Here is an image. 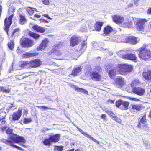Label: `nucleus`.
Here are the masks:
<instances>
[{"instance_id":"nucleus-60","label":"nucleus","mask_w":151,"mask_h":151,"mask_svg":"<svg viewBox=\"0 0 151 151\" xmlns=\"http://www.w3.org/2000/svg\"><path fill=\"white\" fill-rule=\"evenodd\" d=\"M28 114V111H27V109H24V111H23V114L24 115H27Z\"/></svg>"},{"instance_id":"nucleus-17","label":"nucleus","mask_w":151,"mask_h":151,"mask_svg":"<svg viewBox=\"0 0 151 151\" xmlns=\"http://www.w3.org/2000/svg\"><path fill=\"white\" fill-rule=\"evenodd\" d=\"M33 29L36 32L42 33L44 32L46 28L42 27L40 26L37 24L35 25L32 26Z\"/></svg>"},{"instance_id":"nucleus-49","label":"nucleus","mask_w":151,"mask_h":151,"mask_svg":"<svg viewBox=\"0 0 151 151\" xmlns=\"http://www.w3.org/2000/svg\"><path fill=\"white\" fill-rule=\"evenodd\" d=\"M43 3L46 5H48L49 4V0H43Z\"/></svg>"},{"instance_id":"nucleus-28","label":"nucleus","mask_w":151,"mask_h":151,"mask_svg":"<svg viewBox=\"0 0 151 151\" xmlns=\"http://www.w3.org/2000/svg\"><path fill=\"white\" fill-rule=\"evenodd\" d=\"M143 76L144 78L146 80H149L151 79V70L143 72Z\"/></svg>"},{"instance_id":"nucleus-12","label":"nucleus","mask_w":151,"mask_h":151,"mask_svg":"<svg viewBox=\"0 0 151 151\" xmlns=\"http://www.w3.org/2000/svg\"><path fill=\"white\" fill-rule=\"evenodd\" d=\"M132 91L135 94L140 96H142L145 92V90L142 88L135 87L133 88Z\"/></svg>"},{"instance_id":"nucleus-11","label":"nucleus","mask_w":151,"mask_h":151,"mask_svg":"<svg viewBox=\"0 0 151 151\" xmlns=\"http://www.w3.org/2000/svg\"><path fill=\"white\" fill-rule=\"evenodd\" d=\"M139 124L138 125V127L139 128H142L143 129H145V127H147V124L146 123V119L145 115H144L139 120Z\"/></svg>"},{"instance_id":"nucleus-61","label":"nucleus","mask_w":151,"mask_h":151,"mask_svg":"<svg viewBox=\"0 0 151 151\" xmlns=\"http://www.w3.org/2000/svg\"><path fill=\"white\" fill-rule=\"evenodd\" d=\"M130 99L132 100H133L134 101H139V99H137V98H130Z\"/></svg>"},{"instance_id":"nucleus-43","label":"nucleus","mask_w":151,"mask_h":151,"mask_svg":"<svg viewBox=\"0 0 151 151\" xmlns=\"http://www.w3.org/2000/svg\"><path fill=\"white\" fill-rule=\"evenodd\" d=\"M105 112L107 113L109 115L112 117L114 119V117H116V116H115V114H114L111 111H108V110L106 109L105 110Z\"/></svg>"},{"instance_id":"nucleus-50","label":"nucleus","mask_w":151,"mask_h":151,"mask_svg":"<svg viewBox=\"0 0 151 151\" xmlns=\"http://www.w3.org/2000/svg\"><path fill=\"white\" fill-rule=\"evenodd\" d=\"M95 69L96 70L99 72H100L101 71V68L99 66H96L95 68Z\"/></svg>"},{"instance_id":"nucleus-4","label":"nucleus","mask_w":151,"mask_h":151,"mask_svg":"<svg viewBox=\"0 0 151 151\" xmlns=\"http://www.w3.org/2000/svg\"><path fill=\"white\" fill-rule=\"evenodd\" d=\"M21 44L23 47H29L33 45L32 40L28 38H22L20 40Z\"/></svg>"},{"instance_id":"nucleus-53","label":"nucleus","mask_w":151,"mask_h":151,"mask_svg":"<svg viewBox=\"0 0 151 151\" xmlns=\"http://www.w3.org/2000/svg\"><path fill=\"white\" fill-rule=\"evenodd\" d=\"M17 52L19 54H20L22 53V51L20 50L19 48V47H18L17 50Z\"/></svg>"},{"instance_id":"nucleus-24","label":"nucleus","mask_w":151,"mask_h":151,"mask_svg":"<svg viewBox=\"0 0 151 151\" xmlns=\"http://www.w3.org/2000/svg\"><path fill=\"white\" fill-rule=\"evenodd\" d=\"M112 27L110 25H107L106 27L104 29V34L106 35H108L110 34L112 31Z\"/></svg>"},{"instance_id":"nucleus-18","label":"nucleus","mask_w":151,"mask_h":151,"mask_svg":"<svg viewBox=\"0 0 151 151\" xmlns=\"http://www.w3.org/2000/svg\"><path fill=\"white\" fill-rule=\"evenodd\" d=\"M79 42V39L75 36H73L71 38L70 41V45L74 46L78 43Z\"/></svg>"},{"instance_id":"nucleus-42","label":"nucleus","mask_w":151,"mask_h":151,"mask_svg":"<svg viewBox=\"0 0 151 151\" xmlns=\"http://www.w3.org/2000/svg\"><path fill=\"white\" fill-rule=\"evenodd\" d=\"M122 102V100H119L117 101L116 103V106L117 107H119L120 108Z\"/></svg>"},{"instance_id":"nucleus-35","label":"nucleus","mask_w":151,"mask_h":151,"mask_svg":"<svg viewBox=\"0 0 151 151\" xmlns=\"http://www.w3.org/2000/svg\"><path fill=\"white\" fill-rule=\"evenodd\" d=\"M29 35L35 39H37L40 37V35L37 34L33 32H30L29 33Z\"/></svg>"},{"instance_id":"nucleus-1","label":"nucleus","mask_w":151,"mask_h":151,"mask_svg":"<svg viewBox=\"0 0 151 151\" xmlns=\"http://www.w3.org/2000/svg\"><path fill=\"white\" fill-rule=\"evenodd\" d=\"M9 140H7L4 139H1V142L9 145L12 146L13 147L19 149V150H20L21 148L15 145H13V142L16 143L19 142L23 143L25 142V140L23 137L15 134H12L9 137Z\"/></svg>"},{"instance_id":"nucleus-37","label":"nucleus","mask_w":151,"mask_h":151,"mask_svg":"<svg viewBox=\"0 0 151 151\" xmlns=\"http://www.w3.org/2000/svg\"><path fill=\"white\" fill-rule=\"evenodd\" d=\"M91 68L90 66H88L87 67V68L85 70V74L86 75H88L89 74L91 75Z\"/></svg>"},{"instance_id":"nucleus-59","label":"nucleus","mask_w":151,"mask_h":151,"mask_svg":"<svg viewBox=\"0 0 151 151\" xmlns=\"http://www.w3.org/2000/svg\"><path fill=\"white\" fill-rule=\"evenodd\" d=\"M11 11L14 12V9H12V8H10L8 10V12L9 13H10V12Z\"/></svg>"},{"instance_id":"nucleus-14","label":"nucleus","mask_w":151,"mask_h":151,"mask_svg":"<svg viewBox=\"0 0 151 151\" xmlns=\"http://www.w3.org/2000/svg\"><path fill=\"white\" fill-rule=\"evenodd\" d=\"M60 134H56L55 135H50L49 136V139L52 143H56L58 142L60 139Z\"/></svg>"},{"instance_id":"nucleus-41","label":"nucleus","mask_w":151,"mask_h":151,"mask_svg":"<svg viewBox=\"0 0 151 151\" xmlns=\"http://www.w3.org/2000/svg\"><path fill=\"white\" fill-rule=\"evenodd\" d=\"M28 63V62L27 61H20L19 62L20 66L22 68L26 66Z\"/></svg>"},{"instance_id":"nucleus-55","label":"nucleus","mask_w":151,"mask_h":151,"mask_svg":"<svg viewBox=\"0 0 151 151\" xmlns=\"http://www.w3.org/2000/svg\"><path fill=\"white\" fill-rule=\"evenodd\" d=\"M43 16L46 17L50 20L52 19V18L50 17L48 14H44L43 15Z\"/></svg>"},{"instance_id":"nucleus-3","label":"nucleus","mask_w":151,"mask_h":151,"mask_svg":"<svg viewBox=\"0 0 151 151\" xmlns=\"http://www.w3.org/2000/svg\"><path fill=\"white\" fill-rule=\"evenodd\" d=\"M138 51H139V56L142 60H147L151 59V53L149 50L142 47L139 48Z\"/></svg>"},{"instance_id":"nucleus-63","label":"nucleus","mask_w":151,"mask_h":151,"mask_svg":"<svg viewBox=\"0 0 151 151\" xmlns=\"http://www.w3.org/2000/svg\"><path fill=\"white\" fill-rule=\"evenodd\" d=\"M148 13L150 14H151V7L148 9Z\"/></svg>"},{"instance_id":"nucleus-46","label":"nucleus","mask_w":151,"mask_h":151,"mask_svg":"<svg viewBox=\"0 0 151 151\" xmlns=\"http://www.w3.org/2000/svg\"><path fill=\"white\" fill-rule=\"evenodd\" d=\"M114 119L116 121L119 123H121L122 121L120 118H118L116 117H114Z\"/></svg>"},{"instance_id":"nucleus-19","label":"nucleus","mask_w":151,"mask_h":151,"mask_svg":"<svg viewBox=\"0 0 151 151\" xmlns=\"http://www.w3.org/2000/svg\"><path fill=\"white\" fill-rule=\"evenodd\" d=\"M112 18L114 22L116 23H122L124 20L123 17L117 15H114Z\"/></svg>"},{"instance_id":"nucleus-5","label":"nucleus","mask_w":151,"mask_h":151,"mask_svg":"<svg viewBox=\"0 0 151 151\" xmlns=\"http://www.w3.org/2000/svg\"><path fill=\"white\" fill-rule=\"evenodd\" d=\"M147 21V20L145 19H138L136 24L137 29L139 31L143 30L145 26V23Z\"/></svg>"},{"instance_id":"nucleus-27","label":"nucleus","mask_w":151,"mask_h":151,"mask_svg":"<svg viewBox=\"0 0 151 151\" xmlns=\"http://www.w3.org/2000/svg\"><path fill=\"white\" fill-rule=\"evenodd\" d=\"M37 55L36 53H29L26 52L22 55V57L23 58H27L32 57L36 56Z\"/></svg>"},{"instance_id":"nucleus-8","label":"nucleus","mask_w":151,"mask_h":151,"mask_svg":"<svg viewBox=\"0 0 151 151\" xmlns=\"http://www.w3.org/2000/svg\"><path fill=\"white\" fill-rule=\"evenodd\" d=\"M55 47H54L48 53L49 55L54 59H56V56H60L62 55L61 52L55 49Z\"/></svg>"},{"instance_id":"nucleus-15","label":"nucleus","mask_w":151,"mask_h":151,"mask_svg":"<svg viewBox=\"0 0 151 151\" xmlns=\"http://www.w3.org/2000/svg\"><path fill=\"white\" fill-rule=\"evenodd\" d=\"M71 87L78 92H81L86 95L88 94V91L86 90L81 88H78L77 86L74 85H72Z\"/></svg>"},{"instance_id":"nucleus-58","label":"nucleus","mask_w":151,"mask_h":151,"mask_svg":"<svg viewBox=\"0 0 151 151\" xmlns=\"http://www.w3.org/2000/svg\"><path fill=\"white\" fill-rule=\"evenodd\" d=\"M49 129L47 128H46V127H44L42 129V131L43 132H45L47 130H49Z\"/></svg>"},{"instance_id":"nucleus-57","label":"nucleus","mask_w":151,"mask_h":151,"mask_svg":"<svg viewBox=\"0 0 151 151\" xmlns=\"http://www.w3.org/2000/svg\"><path fill=\"white\" fill-rule=\"evenodd\" d=\"M139 0H134V4L136 6H137L138 5V4L137 2Z\"/></svg>"},{"instance_id":"nucleus-48","label":"nucleus","mask_w":151,"mask_h":151,"mask_svg":"<svg viewBox=\"0 0 151 151\" xmlns=\"http://www.w3.org/2000/svg\"><path fill=\"white\" fill-rule=\"evenodd\" d=\"M12 129L9 128L7 129V130L6 131V133L8 134H10L12 133Z\"/></svg>"},{"instance_id":"nucleus-23","label":"nucleus","mask_w":151,"mask_h":151,"mask_svg":"<svg viewBox=\"0 0 151 151\" xmlns=\"http://www.w3.org/2000/svg\"><path fill=\"white\" fill-rule=\"evenodd\" d=\"M81 71V67H75L73 69L71 74L74 76L79 75L80 74Z\"/></svg>"},{"instance_id":"nucleus-56","label":"nucleus","mask_w":151,"mask_h":151,"mask_svg":"<svg viewBox=\"0 0 151 151\" xmlns=\"http://www.w3.org/2000/svg\"><path fill=\"white\" fill-rule=\"evenodd\" d=\"M41 16L37 14H35L34 16V18H39Z\"/></svg>"},{"instance_id":"nucleus-31","label":"nucleus","mask_w":151,"mask_h":151,"mask_svg":"<svg viewBox=\"0 0 151 151\" xmlns=\"http://www.w3.org/2000/svg\"><path fill=\"white\" fill-rule=\"evenodd\" d=\"M19 17L20 18L19 20L20 24L23 25L26 23L27 22V20L25 17L22 14H20Z\"/></svg>"},{"instance_id":"nucleus-62","label":"nucleus","mask_w":151,"mask_h":151,"mask_svg":"<svg viewBox=\"0 0 151 151\" xmlns=\"http://www.w3.org/2000/svg\"><path fill=\"white\" fill-rule=\"evenodd\" d=\"M128 6L129 7H132L133 6V4L132 3H130L128 5Z\"/></svg>"},{"instance_id":"nucleus-51","label":"nucleus","mask_w":151,"mask_h":151,"mask_svg":"<svg viewBox=\"0 0 151 151\" xmlns=\"http://www.w3.org/2000/svg\"><path fill=\"white\" fill-rule=\"evenodd\" d=\"M101 118L102 119L104 120H106V115L104 114H102L101 116Z\"/></svg>"},{"instance_id":"nucleus-32","label":"nucleus","mask_w":151,"mask_h":151,"mask_svg":"<svg viewBox=\"0 0 151 151\" xmlns=\"http://www.w3.org/2000/svg\"><path fill=\"white\" fill-rule=\"evenodd\" d=\"M43 142L44 145L47 146H50L52 142L49 139V138H45L43 141Z\"/></svg>"},{"instance_id":"nucleus-9","label":"nucleus","mask_w":151,"mask_h":151,"mask_svg":"<svg viewBox=\"0 0 151 151\" xmlns=\"http://www.w3.org/2000/svg\"><path fill=\"white\" fill-rule=\"evenodd\" d=\"M42 64V61L39 59H34L28 63L29 66L32 68H35L40 66Z\"/></svg>"},{"instance_id":"nucleus-22","label":"nucleus","mask_w":151,"mask_h":151,"mask_svg":"<svg viewBox=\"0 0 151 151\" xmlns=\"http://www.w3.org/2000/svg\"><path fill=\"white\" fill-rule=\"evenodd\" d=\"M116 68L117 67H114V69H111L109 71V77L112 78L114 77L117 73L118 74H119L118 73L117 70H116Z\"/></svg>"},{"instance_id":"nucleus-30","label":"nucleus","mask_w":151,"mask_h":151,"mask_svg":"<svg viewBox=\"0 0 151 151\" xmlns=\"http://www.w3.org/2000/svg\"><path fill=\"white\" fill-rule=\"evenodd\" d=\"M129 103L127 101H124L122 100L120 109L122 110H126L128 109Z\"/></svg>"},{"instance_id":"nucleus-38","label":"nucleus","mask_w":151,"mask_h":151,"mask_svg":"<svg viewBox=\"0 0 151 151\" xmlns=\"http://www.w3.org/2000/svg\"><path fill=\"white\" fill-rule=\"evenodd\" d=\"M29 8V9H27V11L28 13L30 15H32L34 13V10H35L36 11H37V10L35 8L30 7Z\"/></svg>"},{"instance_id":"nucleus-26","label":"nucleus","mask_w":151,"mask_h":151,"mask_svg":"<svg viewBox=\"0 0 151 151\" xmlns=\"http://www.w3.org/2000/svg\"><path fill=\"white\" fill-rule=\"evenodd\" d=\"M131 111L133 110H136V111H139L142 109V106L140 104H136L132 105Z\"/></svg>"},{"instance_id":"nucleus-7","label":"nucleus","mask_w":151,"mask_h":151,"mask_svg":"<svg viewBox=\"0 0 151 151\" xmlns=\"http://www.w3.org/2000/svg\"><path fill=\"white\" fill-rule=\"evenodd\" d=\"M14 16L13 14L11 15L8 18H5L4 21V30L7 32L8 34V30L9 26L12 24V19Z\"/></svg>"},{"instance_id":"nucleus-47","label":"nucleus","mask_w":151,"mask_h":151,"mask_svg":"<svg viewBox=\"0 0 151 151\" xmlns=\"http://www.w3.org/2000/svg\"><path fill=\"white\" fill-rule=\"evenodd\" d=\"M38 108H40V109L41 110V108H43V109H53V110H55V109H53V108H48V107H46L45 106H39L38 107Z\"/></svg>"},{"instance_id":"nucleus-40","label":"nucleus","mask_w":151,"mask_h":151,"mask_svg":"<svg viewBox=\"0 0 151 151\" xmlns=\"http://www.w3.org/2000/svg\"><path fill=\"white\" fill-rule=\"evenodd\" d=\"M139 81L137 80H135L132 81L131 84V86L133 88L135 86L138 84Z\"/></svg>"},{"instance_id":"nucleus-25","label":"nucleus","mask_w":151,"mask_h":151,"mask_svg":"<svg viewBox=\"0 0 151 151\" xmlns=\"http://www.w3.org/2000/svg\"><path fill=\"white\" fill-rule=\"evenodd\" d=\"M116 82L117 84L122 86L125 84V81L123 78L119 77L116 79Z\"/></svg>"},{"instance_id":"nucleus-64","label":"nucleus","mask_w":151,"mask_h":151,"mask_svg":"<svg viewBox=\"0 0 151 151\" xmlns=\"http://www.w3.org/2000/svg\"><path fill=\"white\" fill-rule=\"evenodd\" d=\"M109 102L113 104L114 103V100H109Z\"/></svg>"},{"instance_id":"nucleus-45","label":"nucleus","mask_w":151,"mask_h":151,"mask_svg":"<svg viewBox=\"0 0 151 151\" xmlns=\"http://www.w3.org/2000/svg\"><path fill=\"white\" fill-rule=\"evenodd\" d=\"M63 147L62 146H56L55 149L58 151H62L63 149Z\"/></svg>"},{"instance_id":"nucleus-13","label":"nucleus","mask_w":151,"mask_h":151,"mask_svg":"<svg viewBox=\"0 0 151 151\" xmlns=\"http://www.w3.org/2000/svg\"><path fill=\"white\" fill-rule=\"evenodd\" d=\"M22 110L20 109H19L17 111L14 113L12 115V119L14 121L18 120L20 118L22 115Z\"/></svg>"},{"instance_id":"nucleus-10","label":"nucleus","mask_w":151,"mask_h":151,"mask_svg":"<svg viewBox=\"0 0 151 151\" xmlns=\"http://www.w3.org/2000/svg\"><path fill=\"white\" fill-rule=\"evenodd\" d=\"M122 57L123 59L130 60L135 62H136L137 61V57L134 54L130 53L124 54L123 53Z\"/></svg>"},{"instance_id":"nucleus-6","label":"nucleus","mask_w":151,"mask_h":151,"mask_svg":"<svg viewBox=\"0 0 151 151\" xmlns=\"http://www.w3.org/2000/svg\"><path fill=\"white\" fill-rule=\"evenodd\" d=\"M139 40L138 38H136L133 36L125 37V40H122V42L125 43H129L132 44H135L138 43Z\"/></svg>"},{"instance_id":"nucleus-44","label":"nucleus","mask_w":151,"mask_h":151,"mask_svg":"<svg viewBox=\"0 0 151 151\" xmlns=\"http://www.w3.org/2000/svg\"><path fill=\"white\" fill-rule=\"evenodd\" d=\"M32 120L31 119L28 118H25L23 120V123L24 124H27L31 122Z\"/></svg>"},{"instance_id":"nucleus-16","label":"nucleus","mask_w":151,"mask_h":151,"mask_svg":"<svg viewBox=\"0 0 151 151\" xmlns=\"http://www.w3.org/2000/svg\"><path fill=\"white\" fill-rule=\"evenodd\" d=\"M48 42V39H45L43 40L41 44L37 48V50H42L47 47V45Z\"/></svg>"},{"instance_id":"nucleus-36","label":"nucleus","mask_w":151,"mask_h":151,"mask_svg":"<svg viewBox=\"0 0 151 151\" xmlns=\"http://www.w3.org/2000/svg\"><path fill=\"white\" fill-rule=\"evenodd\" d=\"M6 115L5 112L3 111L2 109H0V121L1 119H4Z\"/></svg>"},{"instance_id":"nucleus-33","label":"nucleus","mask_w":151,"mask_h":151,"mask_svg":"<svg viewBox=\"0 0 151 151\" xmlns=\"http://www.w3.org/2000/svg\"><path fill=\"white\" fill-rule=\"evenodd\" d=\"M1 91L5 93H9L10 91V89L9 88L6 89V88L4 86H1L0 87Z\"/></svg>"},{"instance_id":"nucleus-54","label":"nucleus","mask_w":151,"mask_h":151,"mask_svg":"<svg viewBox=\"0 0 151 151\" xmlns=\"http://www.w3.org/2000/svg\"><path fill=\"white\" fill-rule=\"evenodd\" d=\"M86 43L85 42H83L82 45V48H85L86 47Z\"/></svg>"},{"instance_id":"nucleus-29","label":"nucleus","mask_w":151,"mask_h":151,"mask_svg":"<svg viewBox=\"0 0 151 151\" xmlns=\"http://www.w3.org/2000/svg\"><path fill=\"white\" fill-rule=\"evenodd\" d=\"M103 25V23L101 22H97L94 25V29L97 31H99Z\"/></svg>"},{"instance_id":"nucleus-20","label":"nucleus","mask_w":151,"mask_h":151,"mask_svg":"<svg viewBox=\"0 0 151 151\" xmlns=\"http://www.w3.org/2000/svg\"><path fill=\"white\" fill-rule=\"evenodd\" d=\"M78 129V131L83 134L84 135L86 136L87 137L89 138L92 141H93L95 142H97L98 143V142L96 140L93 138V137H91L90 136L88 135L87 133L84 132L81 129L79 128H78L77 127Z\"/></svg>"},{"instance_id":"nucleus-21","label":"nucleus","mask_w":151,"mask_h":151,"mask_svg":"<svg viewBox=\"0 0 151 151\" xmlns=\"http://www.w3.org/2000/svg\"><path fill=\"white\" fill-rule=\"evenodd\" d=\"M91 76L93 80H99L100 78V75L98 72L93 71L91 73Z\"/></svg>"},{"instance_id":"nucleus-34","label":"nucleus","mask_w":151,"mask_h":151,"mask_svg":"<svg viewBox=\"0 0 151 151\" xmlns=\"http://www.w3.org/2000/svg\"><path fill=\"white\" fill-rule=\"evenodd\" d=\"M123 25L124 26H125V27H127L128 28H131L133 27L132 22L131 21L124 23Z\"/></svg>"},{"instance_id":"nucleus-2","label":"nucleus","mask_w":151,"mask_h":151,"mask_svg":"<svg viewBox=\"0 0 151 151\" xmlns=\"http://www.w3.org/2000/svg\"><path fill=\"white\" fill-rule=\"evenodd\" d=\"M133 67L131 65L127 64H119L117 65L116 70L118 73L124 75L127 73H129L132 70Z\"/></svg>"},{"instance_id":"nucleus-39","label":"nucleus","mask_w":151,"mask_h":151,"mask_svg":"<svg viewBox=\"0 0 151 151\" xmlns=\"http://www.w3.org/2000/svg\"><path fill=\"white\" fill-rule=\"evenodd\" d=\"M9 48L11 50H13L14 46V43L13 41H11L8 44Z\"/></svg>"},{"instance_id":"nucleus-52","label":"nucleus","mask_w":151,"mask_h":151,"mask_svg":"<svg viewBox=\"0 0 151 151\" xmlns=\"http://www.w3.org/2000/svg\"><path fill=\"white\" fill-rule=\"evenodd\" d=\"M19 30L20 29L19 28H17L15 29L12 32V35H13L16 32L19 31Z\"/></svg>"}]
</instances>
